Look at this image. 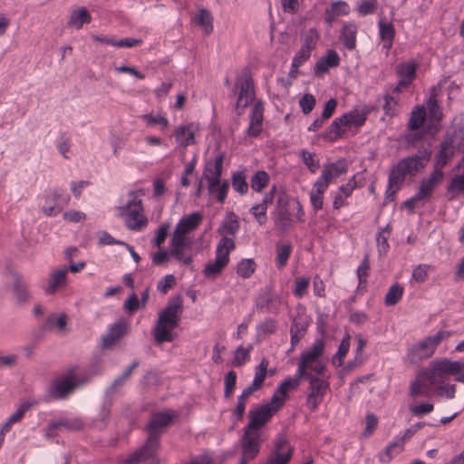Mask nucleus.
I'll use <instances>...</instances> for the list:
<instances>
[{"instance_id":"15","label":"nucleus","mask_w":464,"mask_h":464,"mask_svg":"<svg viewBox=\"0 0 464 464\" xmlns=\"http://www.w3.org/2000/svg\"><path fill=\"white\" fill-rule=\"evenodd\" d=\"M324 350V343L322 339H319L314 342L309 350L301 354L297 369L299 376L311 373L307 371V367H311L314 362H320L319 357L323 355Z\"/></svg>"},{"instance_id":"30","label":"nucleus","mask_w":464,"mask_h":464,"mask_svg":"<svg viewBox=\"0 0 464 464\" xmlns=\"http://www.w3.org/2000/svg\"><path fill=\"white\" fill-rule=\"evenodd\" d=\"M83 424L82 420L78 419L74 420H61L58 421L50 422L48 425V431L46 432L47 437H52L51 431L53 430L60 429L62 427L66 428L70 430H79L82 428Z\"/></svg>"},{"instance_id":"20","label":"nucleus","mask_w":464,"mask_h":464,"mask_svg":"<svg viewBox=\"0 0 464 464\" xmlns=\"http://www.w3.org/2000/svg\"><path fill=\"white\" fill-rule=\"evenodd\" d=\"M443 172L433 170L430 175L420 181L417 194L427 202L431 198L435 188L442 182Z\"/></svg>"},{"instance_id":"45","label":"nucleus","mask_w":464,"mask_h":464,"mask_svg":"<svg viewBox=\"0 0 464 464\" xmlns=\"http://www.w3.org/2000/svg\"><path fill=\"white\" fill-rule=\"evenodd\" d=\"M267 366L268 361L266 358H264L259 363V365L256 368L255 377L252 382V383H254L255 386L262 388V385L267 374Z\"/></svg>"},{"instance_id":"22","label":"nucleus","mask_w":464,"mask_h":464,"mask_svg":"<svg viewBox=\"0 0 464 464\" xmlns=\"http://www.w3.org/2000/svg\"><path fill=\"white\" fill-rule=\"evenodd\" d=\"M264 119V105L263 102L258 101L255 103L251 116L250 125L247 129V133L250 136L256 137L262 130V123Z\"/></svg>"},{"instance_id":"53","label":"nucleus","mask_w":464,"mask_h":464,"mask_svg":"<svg viewBox=\"0 0 464 464\" xmlns=\"http://www.w3.org/2000/svg\"><path fill=\"white\" fill-rule=\"evenodd\" d=\"M126 380L121 376L114 379L111 385L106 389L105 396L111 399L114 395L119 394Z\"/></svg>"},{"instance_id":"42","label":"nucleus","mask_w":464,"mask_h":464,"mask_svg":"<svg viewBox=\"0 0 464 464\" xmlns=\"http://www.w3.org/2000/svg\"><path fill=\"white\" fill-rule=\"evenodd\" d=\"M403 294V288L399 284L392 285L386 295H385V304L387 306H392L396 304L400 299L401 298Z\"/></svg>"},{"instance_id":"35","label":"nucleus","mask_w":464,"mask_h":464,"mask_svg":"<svg viewBox=\"0 0 464 464\" xmlns=\"http://www.w3.org/2000/svg\"><path fill=\"white\" fill-rule=\"evenodd\" d=\"M195 22L203 28L205 34H209L213 31V17L209 11L201 9L195 16Z\"/></svg>"},{"instance_id":"18","label":"nucleus","mask_w":464,"mask_h":464,"mask_svg":"<svg viewBox=\"0 0 464 464\" xmlns=\"http://www.w3.org/2000/svg\"><path fill=\"white\" fill-rule=\"evenodd\" d=\"M302 378L303 376H299L297 372L295 377H289L281 382L271 398L272 403H276L282 408L285 404L287 392L297 389V387L300 385V381Z\"/></svg>"},{"instance_id":"11","label":"nucleus","mask_w":464,"mask_h":464,"mask_svg":"<svg viewBox=\"0 0 464 464\" xmlns=\"http://www.w3.org/2000/svg\"><path fill=\"white\" fill-rule=\"evenodd\" d=\"M224 154L219 153L214 160H208L205 165L202 179L208 182V189L210 194L216 192V187L220 184L223 170Z\"/></svg>"},{"instance_id":"8","label":"nucleus","mask_w":464,"mask_h":464,"mask_svg":"<svg viewBox=\"0 0 464 464\" xmlns=\"http://www.w3.org/2000/svg\"><path fill=\"white\" fill-rule=\"evenodd\" d=\"M455 366L457 364H454L453 361L448 359L434 361L427 370L423 371V374H425L431 385L442 383L447 376L457 374Z\"/></svg>"},{"instance_id":"61","label":"nucleus","mask_w":464,"mask_h":464,"mask_svg":"<svg viewBox=\"0 0 464 464\" xmlns=\"http://www.w3.org/2000/svg\"><path fill=\"white\" fill-rule=\"evenodd\" d=\"M311 51L300 48L293 58V67H300L311 56Z\"/></svg>"},{"instance_id":"1","label":"nucleus","mask_w":464,"mask_h":464,"mask_svg":"<svg viewBox=\"0 0 464 464\" xmlns=\"http://www.w3.org/2000/svg\"><path fill=\"white\" fill-rule=\"evenodd\" d=\"M420 150L418 154L404 158L398 161L390 171L389 175V189H392L394 194L401 188L405 177H414L417 173L421 171L430 162L431 158L430 148H425Z\"/></svg>"},{"instance_id":"51","label":"nucleus","mask_w":464,"mask_h":464,"mask_svg":"<svg viewBox=\"0 0 464 464\" xmlns=\"http://www.w3.org/2000/svg\"><path fill=\"white\" fill-rule=\"evenodd\" d=\"M397 450V453L402 450L401 443L393 441L390 443L385 450L380 454L379 459L382 462H390L392 459V451Z\"/></svg>"},{"instance_id":"9","label":"nucleus","mask_w":464,"mask_h":464,"mask_svg":"<svg viewBox=\"0 0 464 464\" xmlns=\"http://www.w3.org/2000/svg\"><path fill=\"white\" fill-rule=\"evenodd\" d=\"M160 447L158 439L148 437L145 445L136 451L131 457L126 459V464H159L156 458V451Z\"/></svg>"},{"instance_id":"64","label":"nucleus","mask_w":464,"mask_h":464,"mask_svg":"<svg viewBox=\"0 0 464 464\" xmlns=\"http://www.w3.org/2000/svg\"><path fill=\"white\" fill-rule=\"evenodd\" d=\"M308 286L309 279L304 277L296 279L294 289V295L297 297L304 296L307 291Z\"/></svg>"},{"instance_id":"47","label":"nucleus","mask_w":464,"mask_h":464,"mask_svg":"<svg viewBox=\"0 0 464 464\" xmlns=\"http://www.w3.org/2000/svg\"><path fill=\"white\" fill-rule=\"evenodd\" d=\"M276 329V321L266 319L257 326V337L265 338L267 334H272Z\"/></svg>"},{"instance_id":"32","label":"nucleus","mask_w":464,"mask_h":464,"mask_svg":"<svg viewBox=\"0 0 464 464\" xmlns=\"http://www.w3.org/2000/svg\"><path fill=\"white\" fill-rule=\"evenodd\" d=\"M239 229V223L237 220V218L231 213L227 219L225 220L221 227L218 229V232L219 235L222 236V237L230 236H234Z\"/></svg>"},{"instance_id":"60","label":"nucleus","mask_w":464,"mask_h":464,"mask_svg":"<svg viewBox=\"0 0 464 464\" xmlns=\"http://www.w3.org/2000/svg\"><path fill=\"white\" fill-rule=\"evenodd\" d=\"M433 409H434V406L432 403H421L419 405H412L410 407L411 412L414 416H418V417H420V416H423L425 414L431 412L433 411Z\"/></svg>"},{"instance_id":"2","label":"nucleus","mask_w":464,"mask_h":464,"mask_svg":"<svg viewBox=\"0 0 464 464\" xmlns=\"http://www.w3.org/2000/svg\"><path fill=\"white\" fill-rule=\"evenodd\" d=\"M182 312V296L177 295L169 299L167 306L159 314V318L153 329V336L158 344L174 340V334L171 331L179 325Z\"/></svg>"},{"instance_id":"62","label":"nucleus","mask_w":464,"mask_h":464,"mask_svg":"<svg viewBox=\"0 0 464 464\" xmlns=\"http://www.w3.org/2000/svg\"><path fill=\"white\" fill-rule=\"evenodd\" d=\"M250 211L254 215L259 225H264L266 223V207H264V205L256 204L251 208Z\"/></svg>"},{"instance_id":"17","label":"nucleus","mask_w":464,"mask_h":464,"mask_svg":"<svg viewBox=\"0 0 464 464\" xmlns=\"http://www.w3.org/2000/svg\"><path fill=\"white\" fill-rule=\"evenodd\" d=\"M77 384L71 378L63 377L53 382L49 389L48 396L53 400L66 398L74 391Z\"/></svg>"},{"instance_id":"38","label":"nucleus","mask_w":464,"mask_h":464,"mask_svg":"<svg viewBox=\"0 0 464 464\" xmlns=\"http://www.w3.org/2000/svg\"><path fill=\"white\" fill-rule=\"evenodd\" d=\"M66 324L67 322L65 314H61L59 316L51 314L47 317L43 327L44 330H52L54 326H56L60 332L63 333L66 332Z\"/></svg>"},{"instance_id":"19","label":"nucleus","mask_w":464,"mask_h":464,"mask_svg":"<svg viewBox=\"0 0 464 464\" xmlns=\"http://www.w3.org/2000/svg\"><path fill=\"white\" fill-rule=\"evenodd\" d=\"M453 139L445 138L440 144V150L435 156V164L433 170L442 172V169L451 160L454 155Z\"/></svg>"},{"instance_id":"49","label":"nucleus","mask_w":464,"mask_h":464,"mask_svg":"<svg viewBox=\"0 0 464 464\" xmlns=\"http://www.w3.org/2000/svg\"><path fill=\"white\" fill-rule=\"evenodd\" d=\"M380 36L382 40H393L395 36V30L391 22H386L383 19L379 21Z\"/></svg>"},{"instance_id":"55","label":"nucleus","mask_w":464,"mask_h":464,"mask_svg":"<svg viewBox=\"0 0 464 464\" xmlns=\"http://www.w3.org/2000/svg\"><path fill=\"white\" fill-rule=\"evenodd\" d=\"M424 379H427L423 371L419 373L414 382H411L410 387V394L412 397H417L422 394V387L424 385Z\"/></svg>"},{"instance_id":"48","label":"nucleus","mask_w":464,"mask_h":464,"mask_svg":"<svg viewBox=\"0 0 464 464\" xmlns=\"http://www.w3.org/2000/svg\"><path fill=\"white\" fill-rule=\"evenodd\" d=\"M170 246H192V240L187 237V234L175 228L170 240Z\"/></svg>"},{"instance_id":"29","label":"nucleus","mask_w":464,"mask_h":464,"mask_svg":"<svg viewBox=\"0 0 464 464\" xmlns=\"http://www.w3.org/2000/svg\"><path fill=\"white\" fill-rule=\"evenodd\" d=\"M191 247L192 246H171L169 256L184 266H190L193 261Z\"/></svg>"},{"instance_id":"23","label":"nucleus","mask_w":464,"mask_h":464,"mask_svg":"<svg viewBox=\"0 0 464 464\" xmlns=\"http://www.w3.org/2000/svg\"><path fill=\"white\" fill-rule=\"evenodd\" d=\"M340 63V57L334 50H328L325 57L320 58L314 65V73L321 76L325 73L329 68L337 67Z\"/></svg>"},{"instance_id":"4","label":"nucleus","mask_w":464,"mask_h":464,"mask_svg":"<svg viewBox=\"0 0 464 464\" xmlns=\"http://www.w3.org/2000/svg\"><path fill=\"white\" fill-rule=\"evenodd\" d=\"M236 248L233 238L224 237L217 245L216 258L208 262L203 269L206 277L215 278L221 274L229 262V254Z\"/></svg>"},{"instance_id":"46","label":"nucleus","mask_w":464,"mask_h":464,"mask_svg":"<svg viewBox=\"0 0 464 464\" xmlns=\"http://www.w3.org/2000/svg\"><path fill=\"white\" fill-rule=\"evenodd\" d=\"M233 188L239 194L244 195L248 190V184L243 172L234 173L232 177Z\"/></svg>"},{"instance_id":"27","label":"nucleus","mask_w":464,"mask_h":464,"mask_svg":"<svg viewBox=\"0 0 464 464\" xmlns=\"http://www.w3.org/2000/svg\"><path fill=\"white\" fill-rule=\"evenodd\" d=\"M92 21L91 14L86 7L74 9L71 12L70 18L67 22V26L74 27L79 30L84 24H90Z\"/></svg>"},{"instance_id":"26","label":"nucleus","mask_w":464,"mask_h":464,"mask_svg":"<svg viewBox=\"0 0 464 464\" xmlns=\"http://www.w3.org/2000/svg\"><path fill=\"white\" fill-rule=\"evenodd\" d=\"M174 134L177 141L182 147H187L195 143V127L192 123L179 126Z\"/></svg>"},{"instance_id":"31","label":"nucleus","mask_w":464,"mask_h":464,"mask_svg":"<svg viewBox=\"0 0 464 464\" xmlns=\"http://www.w3.org/2000/svg\"><path fill=\"white\" fill-rule=\"evenodd\" d=\"M426 119V111L423 106L415 107L411 113L408 122V128L410 130H419L424 123Z\"/></svg>"},{"instance_id":"50","label":"nucleus","mask_w":464,"mask_h":464,"mask_svg":"<svg viewBox=\"0 0 464 464\" xmlns=\"http://www.w3.org/2000/svg\"><path fill=\"white\" fill-rule=\"evenodd\" d=\"M237 383V373L234 371L228 372L225 376L224 396L228 399L233 394Z\"/></svg>"},{"instance_id":"40","label":"nucleus","mask_w":464,"mask_h":464,"mask_svg":"<svg viewBox=\"0 0 464 464\" xmlns=\"http://www.w3.org/2000/svg\"><path fill=\"white\" fill-rule=\"evenodd\" d=\"M256 263L253 259H242L237 266V273L242 278H249L256 270Z\"/></svg>"},{"instance_id":"54","label":"nucleus","mask_w":464,"mask_h":464,"mask_svg":"<svg viewBox=\"0 0 464 464\" xmlns=\"http://www.w3.org/2000/svg\"><path fill=\"white\" fill-rule=\"evenodd\" d=\"M301 157L304 163L308 167L311 172L314 173L319 168V160H315V155L309 151L303 150L301 151Z\"/></svg>"},{"instance_id":"14","label":"nucleus","mask_w":464,"mask_h":464,"mask_svg":"<svg viewBox=\"0 0 464 464\" xmlns=\"http://www.w3.org/2000/svg\"><path fill=\"white\" fill-rule=\"evenodd\" d=\"M177 417L178 414L172 410H165L153 413L147 427L149 437L159 440V435L163 432Z\"/></svg>"},{"instance_id":"3","label":"nucleus","mask_w":464,"mask_h":464,"mask_svg":"<svg viewBox=\"0 0 464 464\" xmlns=\"http://www.w3.org/2000/svg\"><path fill=\"white\" fill-rule=\"evenodd\" d=\"M130 197L127 204L118 208L119 215L125 218V225L129 229L139 231L147 226L148 219L143 214L142 200L133 191L130 193Z\"/></svg>"},{"instance_id":"10","label":"nucleus","mask_w":464,"mask_h":464,"mask_svg":"<svg viewBox=\"0 0 464 464\" xmlns=\"http://www.w3.org/2000/svg\"><path fill=\"white\" fill-rule=\"evenodd\" d=\"M239 89L238 98L236 103V111L241 115L243 110L246 108L255 98L254 82L249 74H246L244 78L238 80L234 87V92Z\"/></svg>"},{"instance_id":"36","label":"nucleus","mask_w":464,"mask_h":464,"mask_svg":"<svg viewBox=\"0 0 464 464\" xmlns=\"http://www.w3.org/2000/svg\"><path fill=\"white\" fill-rule=\"evenodd\" d=\"M347 127L344 124V121L342 116L334 119L332 124L329 126L327 134L331 140H334L342 137L347 130Z\"/></svg>"},{"instance_id":"33","label":"nucleus","mask_w":464,"mask_h":464,"mask_svg":"<svg viewBox=\"0 0 464 464\" xmlns=\"http://www.w3.org/2000/svg\"><path fill=\"white\" fill-rule=\"evenodd\" d=\"M319 38L320 35L318 31L315 28H310L309 30L304 32L301 35V47L312 52L314 49H315Z\"/></svg>"},{"instance_id":"41","label":"nucleus","mask_w":464,"mask_h":464,"mask_svg":"<svg viewBox=\"0 0 464 464\" xmlns=\"http://www.w3.org/2000/svg\"><path fill=\"white\" fill-rule=\"evenodd\" d=\"M253 346L250 344L248 347L245 348L239 346L234 353V357L232 360V365L235 367H240L244 365L250 359V351Z\"/></svg>"},{"instance_id":"39","label":"nucleus","mask_w":464,"mask_h":464,"mask_svg":"<svg viewBox=\"0 0 464 464\" xmlns=\"http://www.w3.org/2000/svg\"><path fill=\"white\" fill-rule=\"evenodd\" d=\"M417 66L414 63H400L396 67V72L401 79L409 80L410 82L416 75Z\"/></svg>"},{"instance_id":"58","label":"nucleus","mask_w":464,"mask_h":464,"mask_svg":"<svg viewBox=\"0 0 464 464\" xmlns=\"http://www.w3.org/2000/svg\"><path fill=\"white\" fill-rule=\"evenodd\" d=\"M169 228V223H163L158 227L157 232H156V237L153 240V244L155 246L160 248L162 243L166 240Z\"/></svg>"},{"instance_id":"52","label":"nucleus","mask_w":464,"mask_h":464,"mask_svg":"<svg viewBox=\"0 0 464 464\" xmlns=\"http://www.w3.org/2000/svg\"><path fill=\"white\" fill-rule=\"evenodd\" d=\"M247 400L248 399L245 398L242 395H239L237 397V406L232 411V417H233L235 422H237V421H240L243 420Z\"/></svg>"},{"instance_id":"13","label":"nucleus","mask_w":464,"mask_h":464,"mask_svg":"<svg viewBox=\"0 0 464 464\" xmlns=\"http://www.w3.org/2000/svg\"><path fill=\"white\" fill-rule=\"evenodd\" d=\"M240 443L242 447V456L238 464H247L259 453L261 436L257 433H253L244 430V434L240 440Z\"/></svg>"},{"instance_id":"59","label":"nucleus","mask_w":464,"mask_h":464,"mask_svg":"<svg viewBox=\"0 0 464 464\" xmlns=\"http://www.w3.org/2000/svg\"><path fill=\"white\" fill-rule=\"evenodd\" d=\"M142 119L149 125H161L163 128H167L169 125V121L162 115H152V114H144L142 115Z\"/></svg>"},{"instance_id":"43","label":"nucleus","mask_w":464,"mask_h":464,"mask_svg":"<svg viewBox=\"0 0 464 464\" xmlns=\"http://www.w3.org/2000/svg\"><path fill=\"white\" fill-rule=\"evenodd\" d=\"M350 348V336L347 335L343 338L337 353L334 354V356L332 359V362L336 366H341L343 364V359L347 354Z\"/></svg>"},{"instance_id":"21","label":"nucleus","mask_w":464,"mask_h":464,"mask_svg":"<svg viewBox=\"0 0 464 464\" xmlns=\"http://www.w3.org/2000/svg\"><path fill=\"white\" fill-rule=\"evenodd\" d=\"M128 332V324L120 320L113 324L109 333L102 338V347L105 349L111 348L113 344L123 337Z\"/></svg>"},{"instance_id":"7","label":"nucleus","mask_w":464,"mask_h":464,"mask_svg":"<svg viewBox=\"0 0 464 464\" xmlns=\"http://www.w3.org/2000/svg\"><path fill=\"white\" fill-rule=\"evenodd\" d=\"M450 335V332L440 330L435 335L424 338L418 344L411 348L412 359L422 360L430 358L432 356L440 342L449 338Z\"/></svg>"},{"instance_id":"57","label":"nucleus","mask_w":464,"mask_h":464,"mask_svg":"<svg viewBox=\"0 0 464 464\" xmlns=\"http://www.w3.org/2000/svg\"><path fill=\"white\" fill-rule=\"evenodd\" d=\"M291 246L289 244L284 245L277 249L276 261L278 267H284L291 254Z\"/></svg>"},{"instance_id":"12","label":"nucleus","mask_w":464,"mask_h":464,"mask_svg":"<svg viewBox=\"0 0 464 464\" xmlns=\"http://www.w3.org/2000/svg\"><path fill=\"white\" fill-rule=\"evenodd\" d=\"M294 208L291 207V201L285 194H281L277 199L276 226L277 229L285 233L290 229L293 224Z\"/></svg>"},{"instance_id":"5","label":"nucleus","mask_w":464,"mask_h":464,"mask_svg":"<svg viewBox=\"0 0 464 464\" xmlns=\"http://www.w3.org/2000/svg\"><path fill=\"white\" fill-rule=\"evenodd\" d=\"M280 409V406L272 403V400H270L269 402L250 411L248 412L249 422L245 430L261 436V429Z\"/></svg>"},{"instance_id":"56","label":"nucleus","mask_w":464,"mask_h":464,"mask_svg":"<svg viewBox=\"0 0 464 464\" xmlns=\"http://www.w3.org/2000/svg\"><path fill=\"white\" fill-rule=\"evenodd\" d=\"M316 101L314 95L310 93L304 94L300 100H299V105L302 108V111L304 114L310 113L314 106H315Z\"/></svg>"},{"instance_id":"25","label":"nucleus","mask_w":464,"mask_h":464,"mask_svg":"<svg viewBox=\"0 0 464 464\" xmlns=\"http://www.w3.org/2000/svg\"><path fill=\"white\" fill-rule=\"evenodd\" d=\"M13 290L16 301L20 304L26 303L30 298L27 285L22 276L17 273L13 274Z\"/></svg>"},{"instance_id":"37","label":"nucleus","mask_w":464,"mask_h":464,"mask_svg":"<svg viewBox=\"0 0 464 464\" xmlns=\"http://www.w3.org/2000/svg\"><path fill=\"white\" fill-rule=\"evenodd\" d=\"M356 34H357V29L354 24H347L343 27L342 38H343V43L347 49L353 50L355 48Z\"/></svg>"},{"instance_id":"44","label":"nucleus","mask_w":464,"mask_h":464,"mask_svg":"<svg viewBox=\"0 0 464 464\" xmlns=\"http://www.w3.org/2000/svg\"><path fill=\"white\" fill-rule=\"evenodd\" d=\"M269 176L266 171H257L251 179V188L257 192H260L267 186Z\"/></svg>"},{"instance_id":"6","label":"nucleus","mask_w":464,"mask_h":464,"mask_svg":"<svg viewBox=\"0 0 464 464\" xmlns=\"http://www.w3.org/2000/svg\"><path fill=\"white\" fill-rule=\"evenodd\" d=\"M303 378L309 382V392L306 398V406L311 411H314L318 405L323 401V399L329 388V383L326 379L315 376L313 373L303 375Z\"/></svg>"},{"instance_id":"63","label":"nucleus","mask_w":464,"mask_h":464,"mask_svg":"<svg viewBox=\"0 0 464 464\" xmlns=\"http://www.w3.org/2000/svg\"><path fill=\"white\" fill-rule=\"evenodd\" d=\"M175 284V276L173 275H167L158 283V290L166 294Z\"/></svg>"},{"instance_id":"16","label":"nucleus","mask_w":464,"mask_h":464,"mask_svg":"<svg viewBox=\"0 0 464 464\" xmlns=\"http://www.w3.org/2000/svg\"><path fill=\"white\" fill-rule=\"evenodd\" d=\"M294 452V448L288 443L287 440L280 437L276 440L275 448L271 451L265 464H287Z\"/></svg>"},{"instance_id":"24","label":"nucleus","mask_w":464,"mask_h":464,"mask_svg":"<svg viewBox=\"0 0 464 464\" xmlns=\"http://www.w3.org/2000/svg\"><path fill=\"white\" fill-rule=\"evenodd\" d=\"M68 268L63 267L53 271L50 275L48 286L45 288V294L53 295L58 288L64 287L67 284Z\"/></svg>"},{"instance_id":"34","label":"nucleus","mask_w":464,"mask_h":464,"mask_svg":"<svg viewBox=\"0 0 464 464\" xmlns=\"http://www.w3.org/2000/svg\"><path fill=\"white\" fill-rule=\"evenodd\" d=\"M342 118L347 129H350L352 126H362L366 120V113L354 110L342 115Z\"/></svg>"},{"instance_id":"28","label":"nucleus","mask_w":464,"mask_h":464,"mask_svg":"<svg viewBox=\"0 0 464 464\" xmlns=\"http://www.w3.org/2000/svg\"><path fill=\"white\" fill-rule=\"evenodd\" d=\"M202 220V215L198 212H193L183 217L176 226V229L184 234L195 230Z\"/></svg>"}]
</instances>
